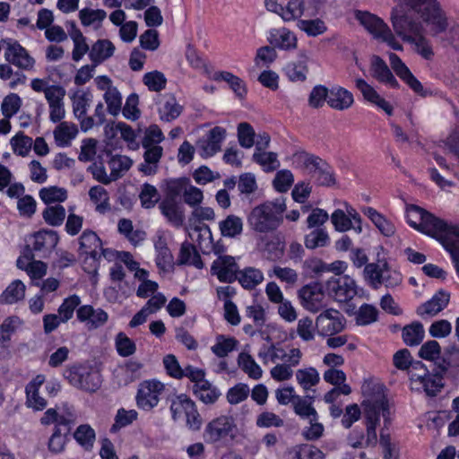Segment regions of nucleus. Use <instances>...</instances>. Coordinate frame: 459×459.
<instances>
[{"instance_id": "nucleus-1", "label": "nucleus", "mask_w": 459, "mask_h": 459, "mask_svg": "<svg viewBox=\"0 0 459 459\" xmlns=\"http://www.w3.org/2000/svg\"><path fill=\"white\" fill-rule=\"evenodd\" d=\"M391 20L395 33L410 43L413 50L426 60H432L434 51L423 35V23L433 34L444 31L446 19L436 0H395Z\"/></svg>"}, {"instance_id": "nucleus-2", "label": "nucleus", "mask_w": 459, "mask_h": 459, "mask_svg": "<svg viewBox=\"0 0 459 459\" xmlns=\"http://www.w3.org/2000/svg\"><path fill=\"white\" fill-rule=\"evenodd\" d=\"M406 221L411 228L437 239L442 245L451 255L459 277V226L413 204L406 209Z\"/></svg>"}, {"instance_id": "nucleus-3", "label": "nucleus", "mask_w": 459, "mask_h": 459, "mask_svg": "<svg viewBox=\"0 0 459 459\" xmlns=\"http://www.w3.org/2000/svg\"><path fill=\"white\" fill-rule=\"evenodd\" d=\"M367 435L364 436L366 447L375 446L377 443V427L380 421V415L385 417L388 411L387 400L383 385L379 384L366 383L362 385Z\"/></svg>"}, {"instance_id": "nucleus-4", "label": "nucleus", "mask_w": 459, "mask_h": 459, "mask_svg": "<svg viewBox=\"0 0 459 459\" xmlns=\"http://www.w3.org/2000/svg\"><path fill=\"white\" fill-rule=\"evenodd\" d=\"M286 209L283 197L266 201L251 210L247 222L252 230L260 233L274 230L281 224Z\"/></svg>"}, {"instance_id": "nucleus-5", "label": "nucleus", "mask_w": 459, "mask_h": 459, "mask_svg": "<svg viewBox=\"0 0 459 459\" xmlns=\"http://www.w3.org/2000/svg\"><path fill=\"white\" fill-rule=\"evenodd\" d=\"M238 429L230 415H220L210 420L203 433L205 443L215 446H227L238 437Z\"/></svg>"}, {"instance_id": "nucleus-6", "label": "nucleus", "mask_w": 459, "mask_h": 459, "mask_svg": "<svg viewBox=\"0 0 459 459\" xmlns=\"http://www.w3.org/2000/svg\"><path fill=\"white\" fill-rule=\"evenodd\" d=\"M354 16L374 39L385 42L394 50L402 51L403 49V45L397 40L390 28L381 18L366 11H356Z\"/></svg>"}, {"instance_id": "nucleus-7", "label": "nucleus", "mask_w": 459, "mask_h": 459, "mask_svg": "<svg viewBox=\"0 0 459 459\" xmlns=\"http://www.w3.org/2000/svg\"><path fill=\"white\" fill-rule=\"evenodd\" d=\"M64 377L73 386L90 393L97 391L101 384L99 372L84 365L69 367L64 371Z\"/></svg>"}, {"instance_id": "nucleus-8", "label": "nucleus", "mask_w": 459, "mask_h": 459, "mask_svg": "<svg viewBox=\"0 0 459 459\" xmlns=\"http://www.w3.org/2000/svg\"><path fill=\"white\" fill-rule=\"evenodd\" d=\"M170 412L175 421L186 420L188 429L198 430L202 426V419L195 403L186 394H179L172 398Z\"/></svg>"}, {"instance_id": "nucleus-9", "label": "nucleus", "mask_w": 459, "mask_h": 459, "mask_svg": "<svg viewBox=\"0 0 459 459\" xmlns=\"http://www.w3.org/2000/svg\"><path fill=\"white\" fill-rule=\"evenodd\" d=\"M117 258L124 263L131 272H134L135 279L141 281L136 295L140 298H148L152 296L159 288L156 281L149 280V272L140 268L139 263L136 262L129 252L120 251L117 253Z\"/></svg>"}, {"instance_id": "nucleus-10", "label": "nucleus", "mask_w": 459, "mask_h": 459, "mask_svg": "<svg viewBox=\"0 0 459 459\" xmlns=\"http://www.w3.org/2000/svg\"><path fill=\"white\" fill-rule=\"evenodd\" d=\"M164 389V384L156 379L142 382L135 396L137 407L146 411L152 410L159 404Z\"/></svg>"}, {"instance_id": "nucleus-11", "label": "nucleus", "mask_w": 459, "mask_h": 459, "mask_svg": "<svg viewBox=\"0 0 459 459\" xmlns=\"http://www.w3.org/2000/svg\"><path fill=\"white\" fill-rule=\"evenodd\" d=\"M301 351L297 348L285 349L279 344L263 345L257 357L264 364H279L282 361H291V364L301 359Z\"/></svg>"}, {"instance_id": "nucleus-12", "label": "nucleus", "mask_w": 459, "mask_h": 459, "mask_svg": "<svg viewBox=\"0 0 459 459\" xmlns=\"http://www.w3.org/2000/svg\"><path fill=\"white\" fill-rule=\"evenodd\" d=\"M316 328L320 336H333L345 328L346 320L336 309L328 308L321 312L316 319Z\"/></svg>"}, {"instance_id": "nucleus-13", "label": "nucleus", "mask_w": 459, "mask_h": 459, "mask_svg": "<svg viewBox=\"0 0 459 459\" xmlns=\"http://www.w3.org/2000/svg\"><path fill=\"white\" fill-rule=\"evenodd\" d=\"M325 289L338 302H345L357 295V284L349 275L331 277L325 283Z\"/></svg>"}, {"instance_id": "nucleus-14", "label": "nucleus", "mask_w": 459, "mask_h": 459, "mask_svg": "<svg viewBox=\"0 0 459 459\" xmlns=\"http://www.w3.org/2000/svg\"><path fill=\"white\" fill-rule=\"evenodd\" d=\"M77 420V415L74 409L67 403L57 408H50L47 410L40 419L42 425L55 424L56 429L64 427L70 430L72 425Z\"/></svg>"}, {"instance_id": "nucleus-15", "label": "nucleus", "mask_w": 459, "mask_h": 459, "mask_svg": "<svg viewBox=\"0 0 459 459\" xmlns=\"http://www.w3.org/2000/svg\"><path fill=\"white\" fill-rule=\"evenodd\" d=\"M226 134V129L221 126H214L209 130L196 143L199 155L205 159L214 156L221 151Z\"/></svg>"}, {"instance_id": "nucleus-16", "label": "nucleus", "mask_w": 459, "mask_h": 459, "mask_svg": "<svg viewBox=\"0 0 459 459\" xmlns=\"http://www.w3.org/2000/svg\"><path fill=\"white\" fill-rule=\"evenodd\" d=\"M267 42L279 50L292 51L298 48V38L286 27L271 28L266 33Z\"/></svg>"}, {"instance_id": "nucleus-17", "label": "nucleus", "mask_w": 459, "mask_h": 459, "mask_svg": "<svg viewBox=\"0 0 459 459\" xmlns=\"http://www.w3.org/2000/svg\"><path fill=\"white\" fill-rule=\"evenodd\" d=\"M5 59L16 67L30 71L34 69L36 61L17 41H9L4 51Z\"/></svg>"}, {"instance_id": "nucleus-18", "label": "nucleus", "mask_w": 459, "mask_h": 459, "mask_svg": "<svg viewBox=\"0 0 459 459\" xmlns=\"http://www.w3.org/2000/svg\"><path fill=\"white\" fill-rule=\"evenodd\" d=\"M105 134L108 139V144L112 145L111 138L119 135L130 150L139 149L140 143L137 140V134L129 125L124 122L113 123L105 126Z\"/></svg>"}, {"instance_id": "nucleus-19", "label": "nucleus", "mask_w": 459, "mask_h": 459, "mask_svg": "<svg viewBox=\"0 0 459 459\" xmlns=\"http://www.w3.org/2000/svg\"><path fill=\"white\" fill-rule=\"evenodd\" d=\"M302 307L312 313L318 312L325 307V294L318 285H306L299 291Z\"/></svg>"}, {"instance_id": "nucleus-20", "label": "nucleus", "mask_w": 459, "mask_h": 459, "mask_svg": "<svg viewBox=\"0 0 459 459\" xmlns=\"http://www.w3.org/2000/svg\"><path fill=\"white\" fill-rule=\"evenodd\" d=\"M238 266L235 258L230 255L219 256L213 261L212 273L216 275L221 282H232L237 279Z\"/></svg>"}, {"instance_id": "nucleus-21", "label": "nucleus", "mask_w": 459, "mask_h": 459, "mask_svg": "<svg viewBox=\"0 0 459 459\" xmlns=\"http://www.w3.org/2000/svg\"><path fill=\"white\" fill-rule=\"evenodd\" d=\"M76 315L78 320L84 323L90 330L104 325L108 319V315L106 311L100 307L94 308L90 305L78 307Z\"/></svg>"}, {"instance_id": "nucleus-22", "label": "nucleus", "mask_w": 459, "mask_h": 459, "mask_svg": "<svg viewBox=\"0 0 459 459\" xmlns=\"http://www.w3.org/2000/svg\"><path fill=\"white\" fill-rule=\"evenodd\" d=\"M389 62L396 75L403 80L416 93L423 92V86L420 82L411 74L408 66L394 53L389 54Z\"/></svg>"}, {"instance_id": "nucleus-23", "label": "nucleus", "mask_w": 459, "mask_h": 459, "mask_svg": "<svg viewBox=\"0 0 459 459\" xmlns=\"http://www.w3.org/2000/svg\"><path fill=\"white\" fill-rule=\"evenodd\" d=\"M355 86L360 91L365 100L377 106L389 116L393 114L392 105L382 98L375 88L368 84L364 79H356Z\"/></svg>"}, {"instance_id": "nucleus-24", "label": "nucleus", "mask_w": 459, "mask_h": 459, "mask_svg": "<svg viewBox=\"0 0 459 459\" xmlns=\"http://www.w3.org/2000/svg\"><path fill=\"white\" fill-rule=\"evenodd\" d=\"M157 106L160 119L165 122L175 120L180 116L183 110L182 106L171 94L160 96L157 102Z\"/></svg>"}, {"instance_id": "nucleus-25", "label": "nucleus", "mask_w": 459, "mask_h": 459, "mask_svg": "<svg viewBox=\"0 0 459 459\" xmlns=\"http://www.w3.org/2000/svg\"><path fill=\"white\" fill-rule=\"evenodd\" d=\"M45 382L43 375L36 376L25 387L26 405L35 411H42L47 406V401L39 394V388Z\"/></svg>"}, {"instance_id": "nucleus-26", "label": "nucleus", "mask_w": 459, "mask_h": 459, "mask_svg": "<svg viewBox=\"0 0 459 459\" xmlns=\"http://www.w3.org/2000/svg\"><path fill=\"white\" fill-rule=\"evenodd\" d=\"M154 248L156 253L155 262L158 268L163 272L170 271L173 268L174 260L164 235L159 234L155 237Z\"/></svg>"}, {"instance_id": "nucleus-27", "label": "nucleus", "mask_w": 459, "mask_h": 459, "mask_svg": "<svg viewBox=\"0 0 459 459\" xmlns=\"http://www.w3.org/2000/svg\"><path fill=\"white\" fill-rule=\"evenodd\" d=\"M80 255L96 260L102 251L101 241L93 231H84L79 239Z\"/></svg>"}, {"instance_id": "nucleus-28", "label": "nucleus", "mask_w": 459, "mask_h": 459, "mask_svg": "<svg viewBox=\"0 0 459 459\" xmlns=\"http://www.w3.org/2000/svg\"><path fill=\"white\" fill-rule=\"evenodd\" d=\"M65 90L62 87L56 92L55 91L47 94L48 104L49 120L53 123L61 122L65 117Z\"/></svg>"}, {"instance_id": "nucleus-29", "label": "nucleus", "mask_w": 459, "mask_h": 459, "mask_svg": "<svg viewBox=\"0 0 459 459\" xmlns=\"http://www.w3.org/2000/svg\"><path fill=\"white\" fill-rule=\"evenodd\" d=\"M354 103L353 94L347 89L334 85L329 89L328 106L335 110H345Z\"/></svg>"}, {"instance_id": "nucleus-30", "label": "nucleus", "mask_w": 459, "mask_h": 459, "mask_svg": "<svg viewBox=\"0 0 459 459\" xmlns=\"http://www.w3.org/2000/svg\"><path fill=\"white\" fill-rule=\"evenodd\" d=\"M371 74L379 82L389 87L397 88L399 85L385 62L377 56L371 59Z\"/></svg>"}, {"instance_id": "nucleus-31", "label": "nucleus", "mask_w": 459, "mask_h": 459, "mask_svg": "<svg viewBox=\"0 0 459 459\" xmlns=\"http://www.w3.org/2000/svg\"><path fill=\"white\" fill-rule=\"evenodd\" d=\"M291 162L295 168L314 176L320 166L323 165L324 160L306 152H298L292 155Z\"/></svg>"}, {"instance_id": "nucleus-32", "label": "nucleus", "mask_w": 459, "mask_h": 459, "mask_svg": "<svg viewBox=\"0 0 459 459\" xmlns=\"http://www.w3.org/2000/svg\"><path fill=\"white\" fill-rule=\"evenodd\" d=\"M448 301L449 294L438 291L429 300L420 306L417 313L422 317L434 316L447 306Z\"/></svg>"}, {"instance_id": "nucleus-33", "label": "nucleus", "mask_w": 459, "mask_h": 459, "mask_svg": "<svg viewBox=\"0 0 459 459\" xmlns=\"http://www.w3.org/2000/svg\"><path fill=\"white\" fill-rule=\"evenodd\" d=\"M70 99L75 117H83L92 101L91 92L85 89H76L70 91Z\"/></svg>"}, {"instance_id": "nucleus-34", "label": "nucleus", "mask_w": 459, "mask_h": 459, "mask_svg": "<svg viewBox=\"0 0 459 459\" xmlns=\"http://www.w3.org/2000/svg\"><path fill=\"white\" fill-rule=\"evenodd\" d=\"M362 212L371 221L381 234L385 237H392L394 235L396 231L394 224L376 209L372 207H364L362 209Z\"/></svg>"}, {"instance_id": "nucleus-35", "label": "nucleus", "mask_w": 459, "mask_h": 459, "mask_svg": "<svg viewBox=\"0 0 459 459\" xmlns=\"http://www.w3.org/2000/svg\"><path fill=\"white\" fill-rule=\"evenodd\" d=\"M58 123L53 132L56 144L59 147H67L77 136L78 128L72 122L61 121Z\"/></svg>"}, {"instance_id": "nucleus-36", "label": "nucleus", "mask_w": 459, "mask_h": 459, "mask_svg": "<svg viewBox=\"0 0 459 459\" xmlns=\"http://www.w3.org/2000/svg\"><path fill=\"white\" fill-rule=\"evenodd\" d=\"M114 44L108 39H98L91 48L89 57L94 65L110 58L115 52Z\"/></svg>"}, {"instance_id": "nucleus-37", "label": "nucleus", "mask_w": 459, "mask_h": 459, "mask_svg": "<svg viewBox=\"0 0 459 459\" xmlns=\"http://www.w3.org/2000/svg\"><path fill=\"white\" fill-rule=\"evenodd\" d=\"M161 213L174 226L179 227L184 222V212L180 204L173 198H167L160 204Z\"/></svg>"}, {"instance_id": "nucleus-38", "label": "nucleus", "mask_w": 459, "mask_h": 459, "mask_svg": "<svg viewBox=\"0 0 459 459\" xmlns=\"http://www.w3.org/2000/svg\"><path fill=\"white\" fill-rule=\"evenodd\" d=\"M32 247L35 251L46 252L53 249L58 242V236L53 230H41L33 235Z\"/></svg>"}, {"instance_id": "nucleus-39", "label": "nucleus", "mask_w": 459, "mask_h": 459, "mask_svg": "<svg viewBox=\"0 0 459 459\" xmlns=\"http://www.w3.org/2000/svg\"><path fill=\"white\" fill-rule=\"evenodd\" d=\"M299 61L290 62L284 67V73L288 79L291 82H304L307 79L308 72L307 65V56L305 53L299 54Z\"/></svg>"}, {"instance_id": "nucleus-40", "label": "nucleus", "mask_w": 459, "mask_h": 459, "mask_svg": "<svg viewBox=\"0 0 459 459\" xmlns=\"http://www.w3.org/2000/svg\"><path fill=\"white\" fill-rule=\"evenodd\" d=\"M73 437L85 451L92 450L96 440V432L91 425L86 423L79 425L75 429Z\"/></svg>"}, {"instance_id": "nucleus-41", "label": "nucleus", "mask_w": 459, "mask_h": 459, "mask_svg": "<svg viewBox=\"0 0 459 459\" xmlns=\"http://www.w3.org/2000/svg\"><path fill=\"white\" fill-rule=\"evenodd\" d=\"M243 226L242 218L234 214L228 215L219 222V230L224 238H236L241 235Z\"/></svg>"}, {"instance_id": "nucleus-42", "label": "nucleus", "mask_w": 459, "mask_h": 459, "mask_svg": "<svg viewBox=\"0 0 459 459\" xmlns=\"http://www.w3.org/2000/svg\"><path fill=\"white\" fill-rule=\"evenodd\" d=\"M26 286L20 280L13 281L0 296V302L4 304H14L25 297Z\"/></svg>"}, {"instance_id": "nucleus-43", "label": "nucleus", "mask_w": 459, "mask_h": 459, "mask_svg": "<svg viewBox=\"0 0 459 459\" xmlns=\"http://www.w3.org/2000/svg\"><path fill=\"white\" fill-rule=\"evenodd\" d=\"M238 365L252 379L258 380L263 376V369L247 352L243 351L238 354Z\"/></svg>"}, {"instance_id": "nucleus-44", "label": "nucleus", "mask_w": 459, "mask_h": 459, "mask_svg": "<svg viewBox=\"0 0 459 459\" xmlns=\"http://www.w3.org/2000/svg\"><path fill=\"white\" fill-rule=\"evenodd\" d=\"M133 160L126 155H113L108 160L112 181L122 178L132 167Z\"/></svg>"}, {"instance_id": "nucleus-45", "label": "nucleus", "mask_w": 459, "mask_h": 459, "mask_svg": "<svg viewBox=\"0 0 459 459\" xmlns=\"http://www.w3.org/2000/svg\"><path fill=\"white\" fill-rule=\"evenodd\" d=\"M69 36L74 43L72 59L74 62H79L85 54L90 53L91 48L86 42V38L79 29L74 27L72 30L69 31Z\"/></svg>"}, {"instance_id": "nucleus-46", "label": "nucleus", "mask_w": 459, "mask_h": 459, "mask_svg": "<svg viewBox=\"0 0 459 459\" xmlns=\"http://www.w3.org/2000/svg\"><path fill=\"white\" fill-rule=\"evenodd\" d=\"M106 17L107 13L102 9L82 8L79 12V19L84 27L99 29Z\"/></svg>"}, {"instance_id": "nucleus-47", "label": "nucleus", "mask_w": 459, "mask_h": 459, "mask_svg": "<svg viewBox=\"0 0 459 459\" xmlns=\"http://www.w3.org/2000/svg\"><path fill=\"white\" fill-rule=\"evenodd\" d=\"M402 336L406 345L417 346L424 339L425 330L421 323L413 322L403 327Z\"/></svg>"}, {"instance_id": "nucleus-48", "label": "nucleus", "mask_w": 459, "mask_h": 459, "mask_svg": "<svg viewBox=\"0 0 459 459\" xmlns=\"http://www.w3.org/2000/svg\"><path fill=\"white\" fill-rule=\"evenodd\" d=\"M237 279L243 288L251 290L264 281V273L259 269L247 267L238 273Z\"/></svg>"}, {"instance_id": "nucleus-49", "label": "nucleus", "mask_w": 459, "mask_h": 459, "mask_svg": "<svg viewBox=\"0 0 459 459\" xmlns=\"http://www.w3.org/2000/svg\"><path fill=\"white\" fill-rule=\"evenodd\" d=\"M194 393L205 404L214 403L221 395L216 386L205 380L201 385H194Z\"/></svg>"}, {"instance_id": "nucleus-50", "label": "nucleus", "mask_w": 459, "mask_h": 459, "mask_svg": "<svg viewBox=\"0 0 459 459\" xmlns=\"http://www.w3.org/2000/svg\"><path fill=\"white\" fill-rule=\"evenodd\" d=\"M89 196L97 212L105 213L110 210L109 195L103 186H95L91 187Z\"/></svg>"}, {"instance_id": "nucleus-51", "label": "nucleus", "mask_w": 459, "mask_h": 459, "mask_svg": "<svg viewBox=\"0 0 459 459\" xmlns=\"http://www.w3.org/2000/svg\"><path fill=\"white\" fill-rule=\"evenodd\" d=\"M297 27L308 37H317L327 30L326 23L320 18L299 20Z\"/></svg>"}, {"instance_id": "nucleus-52", "label": "nucleus", "mask_w": 459, "mask_h": 459, "mask_svg": "<svg viewBox=\"0 0 459 459\" xmlns=\"http://www.w3.org/2000/svg\"><path fill=\"white\" fill-rule=\"evenodd\" d=\"M214 79L216 81L226 82L238 98H243L247 93L244 81L230 72L223 71L216 73L214 74Z\"/></svg>"}, {"instance_id": "nucleus-53", "label": "nucleus", "mask_w": 459, "mask_h": 459, "mask_svg": "<svg viewBox=\"0 0 459 459\" xmlns=\"http://www.w3.org/2000/svg\"><path fill=\"white\" fill-rule=\"evenodd\" d=\"M238 342L234 337H227L220 334L215 339V343L211 347L214 355L219 358H224L233 351Z\"/></svg>"}, {"instance_id": "nucleus-54", "label": "nucleus", "mask_w": 459, "mask_h": 459, "mask_svg": "<svg viewBox=\"0 0 459 459\" xmlns=\"http://www.w3.org/2000/svg\"><path fill=\"white\" fill-rule=\"evenodd\" d=\"M305 246L308 249L327 247L330 238L327 231L323 228H316L305 236Z\"/></svg>"}, {"instance_id": "nucleus-55", "label": "nucleus", "mask_w": 459, "mask_h": 459, "mask_svg": "<svg viewBox=\"0 0 459 459\" xmlns=\"http://www.w3.org/2000/svg\"><path fill=\"white\" fill-rule=\"evenodd\" d=\"M298 384L304 389L309 390L318 384L320 380L319 373L315 368H306L298 369L295 373Z\"/></svg>"}, {"instance_id": "nucleus-56", "label": "nucleus", "mask_w": 459, "mask_h": 459, "mask_svg": "<svg viewBox=\"0 0 459 459\" xmlns=\"http://www.w3.org/2000/svg\"><path fill=\"white\" fill-rule=\"evenodd\" d=\"M252 158L266 172L273 171L280 167L277 153L273 152H255Z\"/></svg>"}, {"instance_id": "nucleus-57", "label": "nucleus", "mask_w": 459, "mask_h": 459, "mask_svg": "<svg viewBox=\"0 0 459 459\" xmlns=\"http://www.w3.org/2000/svg\"><path fill=\"white\" fill-rule=\"evenodd\" d=\"M313 398L296 397L293 402L294 411L297 415L306 420H315L318 418V414L312 405Z\"/></svg>"}, {"instance_id": "nucleus-58", "label": "nucleus", "mask_w": 459, "mask_h": 459, "mask_svg": "<svg viewBox=\"0 0 459 459\" xmlns=\"http://www.w3.org/2000/svg\"><path fill=\"white\" fill-rule=\"evenodd\" d=\"M178 263L180 264L193 265L199 269L203 267L201 256L195 250V247L189 243L182 244L178 256Z\"/></svg>"}, {"instance_id": "nucleus-59", "label": "nucleus", "mask_w": 459, "mask_h": 459, "mask_svg": "<svg viewBox=\"0 0 459 459\" xmlns=\"http://www.w3.org/2000/svg\"><path fill=\"white\" fill-rule=\"evenodd\" d=\"M303 13L304 0H288L287 4L282 5L281 19L285 22L299 21Z\"/></svg>"}, {"instance_id": "nucleus-60", "label": "nucleus", "mask_w": 459, "mask_h": 459, "mask_svg": "<svg viewBox=\"0 0 459 459\" xmlns=\"http://www.w3.org/2000/svg\"><path fill=\"white\" fill-rule=\"evenodd\" d=\"M160 193L154 186L145 183L141 186L139 199L142 207L145 209L153 208L160 201Z\"/></svg>"}, {"instance_id": "nucleus-61", "label": "nucleus", "mask_w": 459, "mask_h": 459, "mask_svg": "<svg viewBox=\"0 0 459 459\" xmlns=\"http://www.w3.org/2000/svg\"><path fill=\"white\" fill-rule=\"evenodd\" d=\"M32 138L25 135L23 133H17L10 140V144L13 152L19 156H27L32 148Z\"/></svg>"}, {"instance_id": "nucleus-62", "label": "nucleus", "mask_w": 459, "mask_h": 459, "mask_svg": "<svg viewBox=\"0 0 459 459\" xmlns=\"http://www.w3.org/2000/svg\"><path fill=\"white\" fill-rule=\"evenodd\" d=\"M189 236L198 243L201 249L209 248L212 245V232L205 224H200L193 228L189 232Z\"/></svg>"}, {"instance_id": "nucleus-63", "label": "nucleus", "mask_w": 459, "mask_h": 459, "mask_svg": "<svg viewBox=\"0 0 459 459\" xmlns=\"http://www.w3.org/2000/svg\"><path fill=\"white\" fill-rule=\"evenodd\" d=\"M22 105V100L17 93L6 95L1 104V112L5 118H11L18 113Z\"/></svg>"}, {"instance_id": "nucleus-64", "label": "nucleus", "mask_w": 459, "mask_h": 459, "mask_svg": "<svg viewBox=\"0 0 459 459\" xmlns=\"http://www.w3.org/2000/svg\"><path fill=\"white\" fill-rule=\"evenodd\" d=\"M44 221L51 226H60L66 216L64 206L60 204L48 205L42 212Z\"/></svg>"}]
</instances>
